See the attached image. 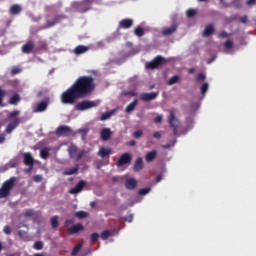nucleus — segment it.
Listing matches in <instances>:
<instances>
[{
  "instance_id": "obj_5",
  "label": "nucleus",
  "mask_w": 256,
  "mask_h": 256,
  "mask_svg": "<svg viewBox=\"0 0 256 256\" xmlns=\"http://www.w3.org/2000/svg\"><path fill=\"white\" fill-rule=\"evenodd\" d=\"M98 103L91 100H83L76 105L77 111H87V109H93L97 107Z\"/></svg>"
},
{
  "instance_id": "obj_62",
  "label": "nucleus",
  "mask_w": 256,
  "mask_h": 256,
  "mask_svg": "<svg viewBox=\"0 0 256 256\" xmlns=\"http://www.w3.org/2000/svg\"><path fill=\"white\" fill-rule=\"evenodd\" d=\"M188 73H189L190 75H193V73H195V68H190V69L188 70Z\"/></svg>"
},
{
  "instance_id": "obj_39",
  "label": "nucleus",
  "mask_w": 256,
  "mask_h": 256,
  "mask_svg": "<svg viewBox=\"0 0 256 256\" xmlns=\"http://www.w3.org/2000/svg\"><path fill=\"white\" fill-rule=\"evenodd\" d=\"M100 237L101 239H103V241H106V239H109V237H111V231H103Z\"/></svg>"
},
{
  "instance_id": "obj_19",
  "label": "nucleus",
  "mask_w": 256,
  "mask_h": 256,
  "mask_svg": "<svg viewBox=\"0 0 256 256\" xmlns=\"http://www.w3.org/2000/svg\"><path fill=\"white\" fill-rule=\"evenodd\" d=\"M87 51H89V46L78 45L74 48L73 53L74 55H83V53H87Z\"/></svg>"
},
{
  "instance_id": "obj_27",
  "label": "nucleus",
  "mask_w": 256,
  "mask_h": 256,
  "mask_svg": "<svg viewBox=\"0 0 256 256\" xmlns=\"http://www.w3.org/2000/svg\"><path fill=\"white\" fill-rule=\"evenodd\" d=\"M22 10L21 5L14 4L10 7V15H19Z\"/></svg>"
},
{
  "instance_id": "obj_53",
  "label": "nucleus",
  "mask_w": 256,
  "mask_h": 256,
  "mask_svg": "<svg viewBox=\"0 0 256 256\" xmlns=\"http://www.w3.org/2000/svg\"><path fill=\"white\" fill-rule=\"evenodd\" d=\"M3 232H4L6 235H11V227L8 226V225L4 226Z\"/></svg>"
},
{
  "instance_id": "obj_35",
  "label": "nucleus",
  "mask_w": 256,
  "mask_h": 256,
  "mask_svg": "<svg viewBox=\"0 0 256 256\" xmlns=\"http://www.w3.org/2000/svg\"><path fill=\"white\" fill-rule=\"evenodd\" d=\"M89 216V214L85 211H78L75 213V217H77L78 219H85Z\"/></svg>"
},
{
  "instance_id": "obj_32",
  "label": "nucleus",
  "mask_w": 256,
  "mask_h": 256,
  "mask_svg": "<svg viewBox=\"0 0 256 256\" xmlns=\"http://www.w3.org/2000/svg\"><path fill=\"white\" fill-rule=\"evenodd\" d=\"M51 227L52 229H57L59 227V216H53L51 218Z\"/></svg>"
},
{
  "instance_id": "obj_38",
  "label": "nucleus",
  "mask_w": 256,
  "mask_h": 256,
  "mask_svg": "<svg viewBox=\"0 0 256 256\" xmlns=\"http://www.w3.org/2000/svg\"><path fill=\"white\" fill-rule=\"evenodd\" d=\"M83 246L81 245V244H77L74 248H73V250H72V252H71V255H73V256H75V255H77L80 251H81V248H82Z\"/></svg>"
},
{
  "instance_id": "obj_59",
  "label": "nucleus",
  "mask_w": 256,
  "mask_h": 256,
  "mask_svg": "<svg viewBox=\"0 0 256 256\" xmlns=\"http://www.w3.org/2000/svg\"><path fill=\"white\" fill-rule=\"evenodd\" d=\"M154 139H161V132H155L153 134Z\"/></svg>"
},
{
  "instance_id": "obj_58",
  "label": "nucleus",
  "mask_w": 256,
  "mask_h": 256,
  "mask_svg": "<svg viewBox=\"0 0 256 256\" xmlns=\"http://www.w3.org/2000/svg\"><path fill=\"white\" fill-rule=\"evenodd\" d=\"M73 223H74L73 219H68V220L65 221L64 225L67 227L69 225H73Z\"/></svg>"
},
{
  "instance_id": "obj_3",
  "label": "nucleus",
  "mask_w": 256,
  "mask_h": 256,
  "mask_svg": "<svg viewBox=\"0 0 256 256\" xmlns=\"http://www.w3.org/2000/svg\"><path fill=\"white\" fill-rule=\"evenodd\" d=\"M23 157V163L28 167V169L25 170V173H31V171H33V167L35 166V158H33V154H31V152L24 153Z\"/></svg>"
},
{
  "instance_id": "obj_23",
  "label": "nucleus",
  "mask_w": 256,
  "mask_h": 256,
  "mask_svg": "<svg viewBox=\"0 0 256 256\" xmlns=\"http://www.w3.org/2000/svg\"><path fill=\"white\" fill-rule=\"evenodd\" d=\"M213 33H215V27L213 24H209L205 27L202 35L203 37H210V35H213Z\"/></svg>"
},
{
  "instance_id": "obj_18",
  "label": "nucleus",
  "mask_w": 256,
  "mask_h": 256,
  "mask_svg": "<svg viewBox=\"0 0 256 256\" xmlns=\"http://www.w3.org/2000/svg\"><path fill=\"white\" fill-rule=\"evenodd\" d=\"M47 107H49V103L41 101L37 104L36 108L34 109V113H43V111H47Z\"/></svg>"
},
{
  "instance_id": "obj_50",
  "label": "nucleus",
  "mask_w": 256,
  "mask_h": 256,
  "mask_svg": "<svg viewBox=\"0 0 256 256\" xmlns=\"http://www.w3.org/2000/svg\"><path fill=\"white\" fill-rule=\"evenodd\" d=\"M142 136H143V131L142 130H137L133 134L134 139H139V137H142Z\"/></svg>"
},
{
  "instance_id": "obj_55",
  "label": "nucleus",
  "mask_w": 256,
  "mask_h": 256,
  "mask_svg": "<svg viewBox=\"0 0 256 256\" xmlns=\"http://www.w3.org/2000/svg\"><path fill=\"white\" fill-rule=\"evenodd\" d=\"M161 121H163L162 115H158L154 118V123H161Z\"/></svg>"
},
{
  "instance_id": "obj_25",
  "label": "nucleus",
  "mask_w": 256,
  "mask_h": 256,
  "mask_svg": "<svg viewBox=\"0 0 256 256\" xmlns=\"http://www.w3.org/2000/svg\"><path fill=\"white\" fill-rule=\"evenodd\" d=\"M157 157V150H152L148 152L145 156V161L151 163Z\"/></svg>"
},
{
  "instance_id": "obj_9",
  "label": "nucleus",
  "mask_w": 256,
  "mask_h": 256,
  "mask_svg": "<svg viewBox=\"0 0 256 256\" xmlns=\"http://www.w3.org/2000/svg\"><path fill=\"white\" fill-rule=\"evenodd\" d=\"M87 185V182L84 180L79 181L75 187L71 188L69 190L70 195H77V193H81L83 191V188Z\"/></svg>"
},
{
  "instance_id": "obj_28",
  "label": "nucleus",
  "mask_w": 256,
  "mask_h": 256,
  "mask_svg": "<svg viewBox=\"0 0 256 256\" xmlns=\"http://www.w3.org/2000/svg\"><path fill=\"white\" fill-rule=\"evenodd\" d=\"M21 101V96L19 94H14L8 100L9 105H17Z\"/></svg>"
},
{
  "instance_id": "obj_44",
  "label": "nucleus",
  "mask_w": 256,
  "mask_h": 256,
  "mask_svg": "<svg viewBox=\"0 0 256 256\" xmlns=\"http://www.w3.org/2000/svg\"><path fill=\"white\" fill-rule=\"evenodd\" d=\"M205 78H206V77H205V74L199 73V74H197V76H196V81H197V83H202V81H203Z\"/></svg>"
},
{
  "instance_id": "obj_4",
  "label": "nucleus",
  "mask_w": 256,
  "mask_h": 256,
  "mask_svg": "<svg viewBox=\"0 0 256 256\" xmlns=\"http://www.w3.org/2000/svg\"><path fill=\"white\" fill-rule=\"evenodd\" d=\"M167 61L163 56H156L151 62L146 64V69H157L161 67V65H165Z\"/></svg>"
},
{
  "instance_id": "obj_1",
  "label": "nucleus",
  "mask_w": 256,
  "mask_h": 256,
  "mask_svg": "<svg viewBox=\"0 0 256 256\" xmlns=\"http://www.w3.org/2000/svg\"><path fill=\"white\" fill-rule=\"evenodd\" d=\"M95 91V79L91 76H80L74 84L61 94L63 105H75L77 99H85Z\"/></svg>"
},
{
  "instance_id": "obj_54",
  "label": "nucleus",
  "mask_w": 256,
  "mask_h": 256,
  "mask_svg": "<svg viewBox=\"0 0 256 256\" xmlns=\"http://www.w3.org/2000/svg\"><path fill=\"white\" fill-rule=\"evenodd\" d=\"M256 4V0H247L246 5L247 7H253Z\"/></svg>"
},
{
  "instance_id": "obj_29",
  "label": "nucleus",
  "mask_w": 256,
  "mask_h": 256,
  "mask_svg": "<svg viewBox=\"0 0 256 256\" xmlns=\"http://www.w3.org/2000/svg\"><path fill=\"white\" fill-rule=\"evenodd\" d=\"M137 99H134L125 109V113H132V111H135V107H137Z\"/></svg>"
},
{
  "instance_id": "obj_57",
  "label": "nucleus",
  "mask_w": 256,
  "mask_h": 256,
  "mask_svg": "<svg viewBox=\"0 0 256 256\" xmlns=\"http://www.w3.org/2000/svg\"><path fill=\"white\" fill-rule=\"evenodd\" d=\"M248 21H249V17H247V16H242V17H240V23L245 24V23H247Z\"/></svg>"
},
{
  "instance_id": "obj_56",
  "label": "nucleus",
  "mask_w": 256,
  "mask_h": 256,
  "mask_svg": "<svg viewBox=\"0 0 256 256\" xmlns=\"http://www.w3.org/2000/svg\"><path fill=\"white\" fill-rule=\"evenodd\" d=\"M34 181L36 183H40V181H43V177L41 175H35L34 176Z\"/></svg>"
},
{
  "instance_id": "obj_6",
  "label": "nucleus",
  "mask_w": 256,
  "mask_h": 256,
  "mask_svg": "<svg viewBox=\"0 0 256 256\" xmlns=\"http://www.w3.org/2000/svg\"><path fill=\"white\" fill-rule=\"evenodd\" d=\"M168 123L173 129L174 135H177V129L179 127V120H177V117H175V112H170L169 118H168Z\"/></svg>"
},
{
  "instance_id": "obj_49",
  "label": "nucleus",
  "mask_w": 256,
  "mask_h": 256,
  "mask_svg": "<svg viewBox=\"0 0 256 256\" xmlns=\"http://www.w3.org/2000/svg\"><path fill=\"white\" fill-rule=\"evenodd\" d=\"M5 95H7V93L0 87V105H3V99L5 98Z\"/></svg>"
},
{
  "instance_id": "obj_63",
  "label": "nucleus",
  "mask_w": 256,
  "mask_h": 256,
  "mask_svg": "<svg viewBox=\"0 0 256 256\" xmlns=\"http://www.w3.org/2000/svg\"><path fill=\"white\" fill-rule=\"evenodd\" d=\"M170 147H171V144H166L162 146V149H170Z\"/></svg>"
},
{
  "instance_id": "obj_37",
  "label": "nucleus",
  "mask_w": 256,
  "mask_h": 256,
  "mask_svg": "<svg viewBox=\"0 0 256 256\" xmlns=\"http://www.w3.org/2000/svg\"><path fill=\"white\" fill-rule=\"evenodd\" d=\"M89 153V151L87 150H81L77 156H76V160L77 161H81V159H83V157H85V155H87Z\"/></svg>"
},
{
  "instance_id": "obj_7",
  "label": "nucleus",
  "mask_w": 256,
  "mask_h": 256,
  "mask_svg": "<svg viewBox=\"0 0 256 256\" xmlns=\"http://www.w3.org/2000/svg\"><path fill=\"white\" fill-rule=\"evenodd\" d=\"M55 134L58 135L59 137H67L71 135V127L61 125L56 129Z\"/></svg>"
},
{
  "instance_id": "obj_11",
  "label": "nucleus",
  "mask_w": 256,
  "mask_h": 256,
  "mask_svg": "<svg viewBox=\"0 0 256 256\" xmlns=\"http://www.w3.org/2000/svg\"><path fill=\"white\" fill-rule=\"evenodd\" d=\"M157 97H159V92L142 93L140 95L141 101L146 103L147 101H154V99H157Z\"/></svg>"
},
{
  "instance_id": "obj_10",
  "label": "nucleus",
  "mask_w": 256,
  "mask_h": 256,
  "mask_svg": "<svg viewBox=\"0 0 256 256\" xmlns=\"http://www.w3.org/2000/svg\"><path fill=\"white\" fill-rule=\"evenodd\" d=\"M35 50V42L33 40H29L27 43H25L22 47H21V51L22 53H24L25 55H29L32 51Z\"/></svg>"
},
{
  "instance_id": "obj_36",
  "label": "nucleus",
  "mask_w": 256,
  "mask_h": 256,
  "mask_svg": "<svg viewBox=\"0 0 256 256\" xmlns=\"http://www.w3.org/2000/svg\"><path fill=\"white\" fill-rule=\"evenodd\" d=\"M35 215V210L33 209H28L24 213H22V217H34Z\"/></svg>"
},
{
  "instance_id": "obj_43",
  "label": "nucleus",
  "mask_w": 256,
  "mask_h": 256,
  "mask_svg": "<svg viewBox=\"0 0 256 256\" xmlns=\"http://www.w3.org/2000/svg\"><path fill=\"white\" fill-rule=\"evenodd\" d=\"M208 90H209V84H208V83H204V84L201 86V94H202V95H205V93H207Z\"/></svg>"
},
{
  "instance_id": "obj_47",
  "label": "nucleus",
  "mask_w": 256,
  "mask_h": 256,
  "mask_svg": "<svg viewBox=\"0 0 256 256\" xmlns=\"http://www.w3.org/2000/svg\"><path fill=\"white\" fill-rule=\"evenodd\" d=\"M151 191V188H142L139 190L138 195H147Z\"/></svg>"
},
{
  "instance_id": "obj_2",
  "label": "nucleus",
  "mask_w": 256,
  "mask_h": 256,
  "mask_svg": "<svg viewBox=\"0 0 256 256\" xmlns=\"http://www.w3.org/2000/svg\"><path fill=\"white\" fill-rule=\"evenodd\" d=\"M17 181V178L12 177L5 182H3L1 188H0V199H6V197H9L11 195V191H13V187H15V182Z\"/></svg>"
},
{
  "instance_id": "obj_52",
  "label": "nucleus",
  "mask_w": 256,
  "mask_h": 256,
  "mask_svg": "<svg viewBox=\"0 0 256 256\" xmlns=\"http://www.w3.org/2000/svg\"><path fill=\"white\" fill-rule=\"evenodd\" d=\"M17 115H19V110H14L8 115V117L9 119H13V117H17Z\"/></svg>"
},
{
  "instance_id": "obj_45",
  "label": "nucleus",
  "mask_w": 256,
  "mask_h": 256,
  "mask_svg": "<svg viewBox=\"0 0 256 256\" xmlns=\"http://www.w3.org/2000/svg\"><path fill=\"white\" fill-rule=\"evenodd\" d=\"M224 47H225V49H233V40H227L224 43Z\"/></svg>"
},
{
  "instance_id": "obj_26",
  "label": "nucleus",
  "mask_w": 256,
  "mask_h": 256,
  "mask_svg": "<svg viewBox=\"0 0 256 256\" xmlns=\"http://www.w3.org/2000/svg\"><path fill=\"white\" fill-rule=\"evenodd\" d=\"M77 151L78 148L75 145H70L68 148V155L70 157V159H75V157H77Z\"/></svg>"
},
{
  "instance_id": "obj_42",
  "label": "nucleus",
  "mask_w": 256,
  "mask_h": 256,
  "mask_svg": "<svg viewBox=\"0 0 256 256\" xmlns=\"http://www.w3.org/2000/svg\"><path fill=\"white\" fill-rule=\"evenodd\" d=\"M22 69L19 66H14L11 69V75H19L21 73Z\"/></svg>"
},
{
  "instance_id": "obj_30",
  "label": "nucleus",
  "mask_w": 256,
  "mask_h": 256,
  "mask_svg": "<svg viewBox=\"0 0 256 256\" xmlns=\"http://www.w3.org/2000/svg\"><path fill=\"white\" fill-rule=\"evenodd\" d=\"M79 172V165H76L73 168L66 169L64 175H75Z\"/></svg>"
},
{
  "instance_id": "obj_60",
  "label": "nucleus",
  "mask_w": 256,
  "mask_h": 256,
  "mask_svg": "<svg viewBox=\"0 0 256 256\" xmlns=\"http://www.w3.org/2000/svg\"><path fill=\"white\" fill-rule=\"evenodd\" d=\"M219 37L226 38V37H229V34H227L226 31H223V32L220 33Z\"/></svg>"
},
{
  "instance_id": "obj_34",
  "label": "nucleus",
  "mask_w": 256,
  "mask_h": 256,
  "mask_svg": "<svg viewBox=\"0 0 256 256\" xmlns=\"http://www.w3.org/2000/svg\"><path fill=\"white\" fill-rule=\"evenodd\" d=\"M134 35H136V37H143V35H145V30L138 26L134 29Z\"/></svg>"
},
{
  "instance_id": "obj_64",
  "label": "nucleus",
  "mask_w": 256,
  "mask_h": 256,
  "mask_svg": "<svg viewBox=\"0 0 256 256\" xmlns=\"http://www.w3.org/2000/svg\"><path fill=\"white\" fill-rule=\"evenodd\" d=\"M128 145H129L130 147L135 146V140L130 141V142L128 143Z\"/></svg>"
},
{
  "instance_id": "obj_48",
  "label": "nucleus",
  "mask_w": 256,
  "mask_h": 256,
  "mask_svg": "<svg viewBox=\"0 0 256 256\" xmlns=\"http://www.w3.org/2000/svg\"><path fill=\"white\" fill-rule=\"evenodd\" d=\"M90 239H91V243H95V241H97V239H99V233L95 232V233L91 234Z\"/></svg>"
},
{
  "instance_id": "obj_41",
  "label": "nucleus",
  "mask_w": 256,
  "mask_h": 256,
  "mask_svg": "<svg viewBox=\"0 0 256 256\" xmlns=\"http://www.w3.org/2000/svg\"><path fill=\"white\" fill-rule=\"evenodd\" d=\"M178 81L179 76L175 75L168 80V85H175V83H178Z\"/></svg>"
},
{
  "instance_id": "obj_17",
  "label": "nucleus",
  "mask_w": 256,
  "mask_h": 256,
  "mask_svg": "<svg viewBox=\"0 0 256 256\" xmlns=\"http://www.w3.org/2000/svg\"><path fill=\"white\" fill-rule=\"evenodd\" d=\"M111 128H103L100 132L102 141H109L111 139Z\"/></svg>"
},
{
  "instance_id": "obj_15",
  "label": "nucleus",
  "mask_w": 256,
  "mask_h": 256,
  "mask_svg": "<svg viewBox=\"0 0 256 256\" xmlns=\"http://www.w3.org/2000/svg\"><path fill=\"white\" fill-rule=\"evenodd\" d=\"M177 29H178L177 24H174L171 27L163 28L162 35H164V37H169V35H173V33L177 31Z\"/></svg>"
},
{
  "instance_id": "obj_61",
  "label": "nucleus",
  "mask_w": 256,
  "mask_h": 256,
  "mask_svg": "<svg viewBox=\"0 0 256 256\" xmlns=\"http://www.w3.org/2000/svg\"><path fill=\"white\" fill-rule=\"evenodd\" d=\"M0 143H5V134H0Z\"/></svg>"
},
{
  "instance_id": "obj_33",
  "label": "nucleus",
  "mask_w": 256,
  "mask_h": 256,
  "mask_svg": "<svg viewBox=\"0 0 256 256\" xmlns=\"http://www.w3.org/2000/svg\"><path fill=\"white\" fill-rule=\"evenodd\" d=\"M40 157L42 159H48L49 158V148L45 147L40 150Z\"/></svg>"
},
{
  "instance_id": "obj_22",
  "label": "nucleus",
  "mask_w": 256,
  "mask_h": 256,
  "mask_svg": "<svg viewBox=\"0 0 256 256\" xmlns=\"http://www.w3.org/2000/svg\"><path fill=\"white\" fill-rule=\"evenodd\" d=\"M98 157L105 159V157H109L111 155V148L101 147L97 153Z\"/></svg>"
},
{
  "instance_id": "obj_14",
  "label": "nucleus",
  "mask_w": 256,
  "mask_h": 256,
  "mask_svg": "<svg viewBox=\"0 0 256 256\" xmlns=\"http://www.w3.org/2000/svg\"><path fill=\"white\" fill-rule=\"evenodd\" d=\"M133 27V19L126 18L119 22L118 29H131Z\"/></svg>"
},
{
  "instance_id": "obj_12",
  "label": "nucleus",
  "mask_w": 256,
  "mask_h": 256,
  "mask_svg": "<svg viewBox=\"0 0 256 256\" xmlns=\"http://www.w3.org/2000/svg\"><path fill=\"white\" fill-rule=\"evenodd\" d=\"M19 123H21V118H15L12 122H10L6 129H5V133H13V131H15V129H17V127H19Z\"/></svg>"
},
{
  "instance_id": "obj_13",
  "label": "nucleus",
  "mask_w": 256,
  "mask_h": 256,
  "mask_svg": "<svg viewBox=\"0 0 256 256\" xmlns=\"http://www.w3.org/2000/svg\"><path fill=\"white\" fill-rule=\"evenodd\" d=\"M91 3H92L91 0H83L82 2L78 3V11L80 13H87V11L91 9L90 7Z\"/></svg>"
},
{
  "instance_id": "obj_16",
  "label": "nucleus",
  "mask_w": 256,
  "mask_h": 256,
  "mask_svg": "<svg viewBox=\"0 0 256 256\" xmlns=\"http://www.w3.org/2000/svg\"><path fill=\"white\" fill-rule=\"evenodd\" d=\"M125 187L129 191H133L137 187V180L135 178H127L125 181Z\"/></svg>"
},
{
  "instance_id": "obj_46",
  "label": "nucleus",
  "mask_w": 256,
  "mask_h": 256,
  "mask_svg": "<svg viewBox=\"0 0 256 256\" xmlns=\"http://www.w3.org/2000/svg\"><path fill=\"white\" fill-rule=\"evenodd\" d=\"M187 17H195V15H197V11H195V9H189L186 12Z\"/></svg>"
},
{
  "instance_id": "obj_8",
  "label": "nucleus",
  "mask_w": 256,
  "mask_h": 256,
  "mask_svg": "<svg viewBox=\"0 0 256 256\" xmlns=\"http://www.w3.org/2000/svg\"><path fill=\"white\" fill-rule=\"evenodd\" d=\"M132 159L133 158L131 157V154L124 153L120 156L116 165H117V167H123V165H127L128 163H131Z\"/></svg>"
},
{
  "instance_id": "obj_20",
  "label": "nucleus",
  "mask_w": 256,
  "mask_h": 256,
  "mask_svg": "<svg viewBox=\"0 0 256 256\" xmlns=\"http://www.w3.org/2000/svg\"><path fill=\"white\" fill-rule=\"evenodd\" d=\"M83 229H85V227H83L82 224H75L68 229V234L75 235V233H79V231H83Z\"/></svg>"
},
{
  "instance_id": "obj_51",
  "label": "nucleus",
  "mask_w": 256,
  "mask_h": 256,
  "mask_svg": "<svg viewBox=\"0 0 256 256\" xmlns=\"http://www.w3.org/2000/svg\"><path fill=\"white\" fill-rule=\"evenodd\" d=\"M18 236L20 237V239H25V237H27V231L19 230L18 231Z\"/></svg>"
},
{
  "instance_id": "obj_40",
  "label": "nucleus",
  "mask_w": 256,
  "mask_h": 256,
  "mask_svg": "<svg viewBox=\"0 0 256 256\" xmlns=\"http://www.w3.org/2000/svg\"><path fill=\"white\" fill-rule=\"evenodd\" d=\"M33 248L36 250V251H41V249H43V242L41 241H36L33 245Z\"/></svg>"
},
{
  "instance_id": "obj_24",
  "label": "nucleus",
  "mask_w": 256,
  "mask_h": 256,
  "mask_svg": "<svg viewBox=\"0 0 256 256\" xmlns=\"http://www.w3.org/2000/svg\"><path fill=\"white\" fill-rule=\"evenodd\" d=\"M141 169H143V158L139 157L136 159V161L134 163V171L136 173H139V171H141Z\"/></svg>"
},
{
  "instance_id": "obj_21",
  "label": "nucleus",
  "mask_w": 256,
  "mask_h": 256,
  "mask_svg": "<svg viewBox=\"0 0 256 256\" xmlns=\"http://www.w3.org/2000/svg\"><path fill=\"white\" fill-rule=\"evenodd\" d=\"M61 21V16L57 15L54 17V20H48L45 23V29H51V27H55V25H57V23H59Z\"/></svg>"
},
{
  "instance_id": "obj_31",
  "label": "nucleus",
  "mask_w": 256,
  "mask_h": 256,
  "mask_svg": "<svg viewBox=\"0 0 256 256\" xmlns=\"http://www.w3.org/2000/svg\"><path fill=\"white\" fill-rule=\"evenodd\" d=\"M113 113H115L114 110L103 113L100 117V121H107V119H111Z\"/></svg>"
}]
</instances>
